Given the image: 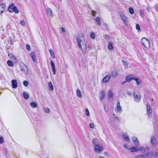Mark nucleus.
<instances>
[{
    "label": "nucleus",
    "mask_w": 158,
    "mask_h": 158,
    "mask_svg": "<svg viewBox=\"0 0 158 158\" xmlns=\"http://www.w3.org/2000/svg\"><path fill=\"white\" fill-rule=\"evenodd\" d=\"M77 40L78 47L81 49L83 53L85 54L87 51V42L85 40L83 37L78 38Z\"/></svg>",
    "instance_id": "nucleus-1"
},
{
    "label": "nucleus",
    "mask_w": 158,
    "mask_h": 158,
    "mask_svg": "<svg viewBox=\"0 0 158 158\" xmlns=\"http://www.w3.org/2000/svg\"><path fill=\"white\" fill-rule=\"evenodd\" d=\"M8 10L10 12H15L16 14L18 13L19 12L17 7L13 3L10 5L8 8Z\"/></svg>",
    "instance_id": "nucleus-2"
},
{
    "label": "nucleus",
    "mask_w": 158,
    "mask_h": 158,
    "mask_svg": "<svg viewBox=\"0 0 158 158\" xmlns=\"http://www.w3.org/2000/svg\"><path fill=\"white\" fill-rule=\"evenodd\" d=\"M20 67L21 70L23 72L26 74H28V69L27 66L23 63L21 62L20 64Z\"/></svg>",
    "instance_id": "nucleus-3"
},
{
    "label": "nucleus",
    "mask_w": 158,
    "mask_h": 158,
    "mask_svg": "<svg viewBox=\"0 0 158 158\" xmlns=\"http://www.w3.org/2000/svg\"><path fill=\"white\" fill-rule=\"evenodd\" d=\"M142 44L145 48H147L149 45V42L148 40L145 38H143L141 41Z\"/></svg>",
    "instance_id": "nucleus-4"
},
{
    "label": "nucleus",
    "mask_w": 158,
    "mask_h": 158,
    "mask_svg": "<svg viewBox=\"0 0 158 158\" xmlns=\"http://www.w3.org/2000/svg\"><path fill=\"white\" fill-rule=\"evenodd\" d=\"M103 150V147L102 146L97 144L94 146L95 151L99 153L101 152Z\"/></svg>",
    "instance_id": "nucleus-5"
},
{
    "label": "nucleus",
    "mask_w": 158,
    "mask_h": 158,
    "mask_svg": "<svg viewBox=\"0 0 158 158\" xmlns=\"http://www.w3.org/2000/svg\"><path fill=\"white\" fill-rule=\"evenodd\" d=\"M120 16L122 20L123 21L125 24L127 25L128 23L127 22V17L122 13H120Z\"/></svg>",
    "instance_id": "nucleus-6"
},
{
    "label": "nucleus",
    "mask_w": 158,
    "mask_h": 158,
    "mask_svg": "<svg viewBox=\"0 0 158 158\" xmlns=\"http://www.w3.org/2000/svg\"><path fill=\"white\" fill-rule=\"evenodd\" d=\"M111 75L108 74L105 76L102 80V82L103 83H106L109 81L111 78Z\"/></svg>",
    "instance_id": "nucleus-7"
},
{
    "label": "nucleus",
    "mask_w": 158,
    "mask_h": 158,
    "mask_svg": "<svg viewBox=\"0 0 158 158\" xmlns=\"http://www.w3.org/2000/svg\"><path fill=\"white\" fill-rule=\"evenodd\" d=\"M147 113L149 118L150 117V114L152 113V109L150 105L148 104H147Z\"/></svg>",
    "instance_id": "nucleus-8"
},
{
    "label": "nucleus",
    "mask_w": 158,
    "mask_h": 158,
    "mask_svg": "<svg viewBox=\"0 0 158 158\" xmlns=\"http://www.w3.org/2000/svg\"><path fill=\"white\" fill-rule=\"evenodd\" d=\"M135 76L133 75H131L127 76L126 77V81L127 82H129L132 80H134L135 78Z\"/></svg>",
    "instance_id": "nucleus-9"
},
{
    "label": "nucleus",
    "mask_w": 158,
    "mask_h": 158,
    "mask_svg": "<svg viewBox=\"0 0 158 158\" xmlns=\"http://www.w3.org/2000/svg\"><path fill=\"white\" fill-rule=\"evenodd\" d=\"M12 86L13 88L15 89L17 87V82L16 80L14 79L12 80Z\"/></svg>",
    "instance_id": "nucleus-10"
},
{
    "label": "nucleus",
    "mask_w": 158,
    "mask_h": 158,
    "mask_svg": "<svg viewBox=\"0 0 158 158\" xmlns=\"http://www.w3.org/2000/svg\"><path fill=\"white\" fill-rule=\"evenodd\" d=\"M139 149V151H140L142 153H144L145 151L148 152L149 151V149L148 147H147L144 149L143 147H141Z\"/></svg>",
    "instance_id": "nucleus-11"
},
{
    "label": "nucleus",
    "mask_w": 158,
    "mask_h": 158,
    "mask_svg": "<svg viewBox=\"0 0 158 158\" xmlns=\"http://www.w3.org/2000/svg\"><path fill=\"white\" fill-rule=\"evenodd\" d=\"M52 67V70L54 74H56V70L55 68V65L53 61L51 60L50 61Z\"/></svg>",
    "instance_id": "nucleus-12"
},
{
    "label": "nucleus",
    "mask_w": 158,
    "mask_h": 158,
    "mask_svg": "<svg viewBox=\"0 0 158 158\" xmlns=\"http://www.w3.org/2000/svg\"><path fill=\"white\" fill-rule=\"evenodd\" d=\"M6 8V5L5 3H2L0 5V11L1 13H2Z\"/></svg>",
    "instance_id": "nucleus-13"
},
{
    "label": "nucleus",
    "mask_w": 158,
    "mask_h": 158,
    "mask_svg": "<svg viewBox=\"0 0 158 158\" xmlns=\"http://www.w3.org/2000/svg\"><path fill=\"white\" fill-rule=\"evenodd\" d=\"M46 11L48 15H49L51 17L53 16V15L52 14V11L51 9L49 8H47L46 9Z\"/></svg>",
    "instance_id": "nucleus-14"
},
{
    "label": "nucleus",
    "mask_w": 158,
    "mask_h": 158,
    "mask_svg": "<svg viewBox=\"0 0 158 158\" xmlns=\"http://www.w3.org/2000/svg\"><path fill=\"white\" fill-rule=\"evenodd\" d=\"M128 149L130 152H135L139 151V148H137L135 147L129 148Z\"/></svg>",
    "instance_id": "nucleus-15"
},
{
    "label": "nucleus",
    "mask_w": 158,
    "mask_h": 158,
    "mask_svg": "<svg viewBox=\"0 0 158 158\" xmlns=\"http://www.w3.org/2000/svg\"><path fill=\"white\" fill-rule=\"evenodd\" d=\"M147 158H150L152 157H155L154 155V152H151L149 153H148L146 154Z\"/></svg>",
    "instance_id": "nucleus-16"
},
{
    "label": "nucleus",
    "mask_w": 158,
    "mask_h": 158,
    "mask_svg": "<svg viewBox=\"0 0 158 158\" xmlns=\"http://www.w3.org/2000/svg\"><path fill=\"white\" fill-rule=\"evenodd\" d=\"M132 139L134 144L136 146H138L139 144V143L138 140H137V138L135 137H132Z\"/></svg>",
    "instance_id": "nucleus-17"
},
{
    "label": "nucleus",
    "mask_w": 158,
    "mask_h": 158,
    "mask_svg": "<svg viewBox=\"0 0 158 158\" xmlns=\"http://www.w3.org/2000/svg\"><path fill=\"white\" fill-rule=\"evenodd\" d=\"M105 94L104 91H102L101 92V95L100 97V99L102 101L103 99L105 98Z\"/></svg>",
    "instance_id": "nucleus-18"
},
{
    "label": "nucleus",
    "mask_w": 158,
    "mask_h": 158,
    "mask_svg": "<svg viewBox=\"0 0 158 158\" xmlns=\"http://www.w3.org/2000/svg\"><path fill=\"white\" fill-rule=\"evenodd\" d=\"M117 110L118 112H121L122 111L121 107L120 105V103L119 101L117 102Z\"/></svg>",
    "instance_id": "nucleus-19"
},
{
    "label": "nucleus",
    "mask_w": 158,
    "mask_h": 158,
    "mask_svg": "<svg viewBox=\"0 0 158 158\" xmlns=\"http://www.w3.org/2000/svg\"><path fill=\"white\" fill-rule=\"evenodd\" d=\"M23 96L25 99H27L29 98V95L26 92H24L23 93Z\"/></svg>",
    "instance_id": "nucleus-20"
},
{
    "label": "nucleus",
    "mask_w": 158,
    "mask_h": 158,
    "mask_svg": "<svg viewBox=\"0 0 158 158\" xmlns=\"http://www.w3.org/2000/svg\"><path fill=\"white\" fill-rule=\"evenodd\" d=\"M31 56L33 61L35 62H36V60L34 53H31Z\"/></svg>",
    "instance_id": "nucleus-21"
},
{
    "label": "nucleus",
    "mask_w": 158,
    "mask_h": 158,
    "mask_svg": "<svg viewBox=\"0 0 158 158\" xmlns=\"http://www.w3.org/2000/svg\"><path fill=\"white\" fill-rule=\"evenodd\" d=\"M107 95L109 98H110L113 97V94L111 90H109L108 91Z\"/></svg>",
    "instance_id": "nucleus-22"
},
{
    "label": "nucleus",
    "mask_w": 158,
    "mask_h": 158,
    "mask_svg": "<svg viewBox=\"0 0 158 158\" xmlns=\"http://www.w3.org/2000/svg\"><path fill=\"white\" fill-rule=\"evenodd\" d=\"M30 106L33 108H35L37 107V103L35 102H32L30 104Z\"/></svg>",
    "instance_id": "nucleus-23"
},
{
    "label": "nucleus",
    "mask_w": 158,
    "mask_h": 158,
    "mask_svg": "<svg viewBox=\"0 0 158 158\" xmlns=\"http://www.w3.org/2000/svg\"><path fill=\"white\" fill-rule=\"evenodd\" d=\"M151 142L153 145H155L156 144V141L154 137H152L151 139Z\"/></svg>",
    "instance_id": "nucleus-24"
},
{
    "label": "nucleus",
    "mask_w": 158,
    "mask_h": 158,
    "mask_svg": "<svg viewBox=\"0 0 158 158\" xmlns=\"http://www.w3.org/2000/svg\"><path fill=\"white\" fill-rule=\"evenodd\" d=\"M118 75V73L116 71H112L111 72V76L114 77H116Z\"/></svg>",
    "instance_id": "nucleus-25"
},
{
    "label": "nucleus",
    "mask_w": 158,
    "mask_h": 158,
    "mask_svg": "<svg viewBox=\"0 0 158 158\" xmlns=\"http://www.w3.org/2000/svg\"><path fill=\"white\" fill-rule=\"evenodd\" d=\"M134 96L135 98L138 101V102L140 100L141 97L139 95H136L135 93H134Z\"/></svg>",
    "instance_id": "nucleus-26"
},
{
    "label": "nucleus",
    "mask_w": 158,
    "mask_h": 158,
    "mask_svg": "<svg viewBox=\"0 0 158 158\" xmlns=\"http://www.w3.org/2000/svg\"><path fill=\"white\" fill-rule=\"evenodd\" d=\"M108 48L109 50L113 49L114 48L113 44L110 42H109L108 45Z\"/></svg>",
    "instance_id": "nucleus-27"
},
{
    "label": "nucleus",
    "mask_w": 158,
    "mask_h": 158,
    "mask_svg": "<svg viewBox=\"0 0 158 158\" xmlns=\"http://www.w3.org/2000/svg\"><path fill=\"white\" fill-rule=\"evenodd\" d=\"M95 20L98 25H99L101 24V22L100 18L98 17H97L95 19Z\"/></svg>",
    "instance_id": "nucleus-28"
},
{
    "label": "nucleus",
    "mask_w": 158,
    "mask_h": 158,
    "mask_svg": "<svg viewBox=\"0 0 158 158\" xmlns=\"http://www.w3.org/2000/svg\"><path fill=\"white\" fill-rule=\"evenodd\" d=\"M123 139L129 142H130V139L128 136L125 135H123Z\"/></svg>",
    "instance_id": "nucleus-29"
},
{
    "label": "nucleus",
    "mask_w": 158,
    "mask_h": 158,
    "mask_svg": "<svg viewBox=\"0 0 158 158\" xmlns=\"http://www.w3.org/2000/svg\"><path fill=\"white\" fill-rule=\"evenodd\" d=\"M48 85L49 88H50V90L52 91L53 90L54 88L52 82H49L48 83Z\"/></svg>",
    "instance_id": "nucleus-30"
},
{
    "label": "nucleus",
    "mask_w": 158,
    "mask_h": 158,
    "mask_svg": "<svg viewBox=\"0 0 158 158\" xmlns=\"http://www.w3.org/2000/svg\"><path fill=\"white\" fill-rule=\"evenodd\" d=\"M77 96H78V97L79 98H81L82 95L81 94V93L80 91V90L79 89H78L77 90Z\"/></svg>",
    "instance_id": "nucleus-31"
},
{
    "label": "nucleus",
    "mask_w": 158,
    "mask_h": 158,
    "mask_svg": "<svg viewBox=\"0 0 158 158\" xmlns=\"http://www.w3.org/2000/svg\"><path fill=\"white\" fill-rule=\"evenodd\" d=\"M135 158H147L146 155H141L137 156L135 157Z\"/></svg>",
    "instance_id": "nucleus-32"
},
{
    "label": "nucleus",
    "mask_w": 158,
    "mask_h": 158,
    "mask_svg": "<svg viewBox=\"0 0 158 158\" xmlns=\"http://www.w3.org/2000/svg\"><path fill=\"white\" fill-rule=\"evenodd\" d=\"M7 64L10 66H13L14 65V63L10 60H9L7 61Z\"/></svg>",
    "instance_id": "nucleus-33"
},
{
    "label": "nucleus",
    "mask_w": 158,
    "mask_h": 158,
    "mask_svg": "<svg viewBox=\"0 0 158 158\" xmlns=\"http://www.w3.org/2000/svg\"><path fill=\"white\" fill-rule=\"evenodd\" d=\"M122 62L123 63L124 66H125V69H127L128 68V64L127 63V62L125 61V60H122Z\"/></svg>",
    "instance_id": "nucleus-34"
},
{
    "label": "nucleus",
    "mask_w": 158,
    "mask_h": 158,
    "mask_svg": "<svg viewBox=\"0 0 158 158\" xmlns=\"http://www.w3.org/2000/svg\"><path fill=\"white\" fill-rule=\"evenodd\" d=\"M49 52L52 58H55V56L53 51L52 50L50 49Z\"/></svg>",
    "instance_id": "nucleus-35"
},
{
    "label": "nucleus",
    "mask_w": 158,
    "mask_h": 158,
    "mask_svg": "<svg viewBox=\"0 0 158 158\" xmlns=\"http://www.w3.org/2000/svg\"><path fill=\"white\" fill-rule=\"evenodd\" d=\"M129 13L131 14H133L134 13V10L132 7H130L129 9Z\"/></svg>",
    "instance_id": "nucleus-36"
},
{
    "label": "nucleus",
    "mask_w": 158,
    "mask_h": 158,
    "mask_svg": "<svg viewBox=\"0 0 158 158\" xmlns=\"http://www.w3.org/2000/svg\"><path fill=\"white\" fill-rule=\"evenodd\" d=\"M90 37L91 39H94L95 38V35L94 32H92L90 33Z\"/></svg>",
    "instance_id": "nucleus-37"
},
{
    "label": "nucleus",
    "mask_w": 158,
    "mask_h": 158,
    "mask_svg": "<svg viewBox=\"0 0 158 158\" xmlns=\"http://www.w3.org/2000/svg\"><path fill=\"white\" fill-rule=\"evenodd\" d=\"M134 80L136 81V84L138 85H139L141 84V82L139 81V79L135 77Z\"/></svg>",
    "instance_id": "nucleus-38"
},
{
    "label": "nucleus",
    "mask_w": 158,
    "mask_h": 158,
    "mask_svg": "<svg viewBox=\"0 0 158 158\" xmlns=\"http://www.w3.org/2000/svg\"><path fill=\"white\" fill-rule=\"evenodd\" d=\"M136 28L138 30V31H139V32L140 31V26L139 24H137L136 25Z\"/></svg>",
    "instance_id": "nucleus-39"
},
{
    "label": "nucleus",
    "mask_w": 158,
    "mask_h": 158,
    "mask_svg": "<svg viewBox=\"0 0 158 158\" xmlns=\"http://www.w3.org/2000/svg\"><path fill=\"white\" fill-rule=\"evenodd\" d=\"M44 110L46 113H49L50 112V110L48 108H44Z\"/></svg>",
    "instance_id": "nucleus-40"
},
{
    "label": "nucleus",
    "mask_w": 158,
    "mask_h": 158,
    "mask_svg": "<svg viewBox=\"0 0 158 158\" xmlns=\"http://www.w3.org/2000/svg\"><path fill=\"white\" fill-rule=\"evenodd\" d=\"M98 140L97 139H94L92 140V143L93 145H94V146L96 145V144L97 141Z\"/></svg>",
    "instance_id": "nucleus-41"
},
{
    "label": "nucleus",
    "mask_w": 158,
    "mask_h": 158,
    "mask_svg": "<svg viewBox=\"0 0 158 158\" xmlns=\"http://www.w3.org/2000/svg\"><path fill=\"white\" fill-rule=\"evenodd\" d=\"M140 14L141 16L143 17L144 16V11L143 10H141L140 11Z\"/></svg>",
    "instance_id": "nucleus-42"
},
{
    "label": "nucleus",
    "mask_w": 158,
    "mask_h": 158,
    "mask_svg": "<svg viewBox=\"0 0 158 158\" xmlns=\"http://www.w3.org/2000/svg\"><path fill=\"white\" fill-rule=\"evenodd\" d=\"M85 113L87 116H89V113L88 109L87 108H85Z\"/></svg>",
    "instance_id": "nucleus-43"
},
{
    "label": "nucleus",
    "mask_w": 158,
    "mask_h": 158,
    "mask_svg": "<svg viewBox=\"0 0 158 158\" xmlns=\"http://www.w3.org/2000/svg\"><path fill=\"white\" fill-rule=\"evenodd\" d=\"M23 85H24V86H27L28 85V82L27 81H24L23 82Z\"/></svg>",
    "instance_id": "nucleus-44"
},
{
    "label": "nucleus",
    "mask_w": 158,
    "mask_h": 158,
    "mask_svg": "<svg viewBox=\"0 0 158 158\" xmlns=\"http://www.w3.org/2000/svg\"><path fill=\"white\" fill-rule=\"evenodd\" d=\"M4 143L3 138L2 137H0V143L2 144Z\"/></svg>",
    "instance_id": "nucleus-45"
},
{
    "label": "nucleus",
    "mask_w": 158,
    "mask_h": 158,
    "mask_svg": "<svg viewBox=\"0 0 158 158\" xmlns=\"http://www.w3.org/2000/svg\"><path fill=\"white\" fill-rule=\"evenodd\" d=\"M155 157H157L158 156V149H157L156 150L155 152H154Z\"/></svg>",
    "instance_id": "nucleus-46"
},
{
    "label": "nucleus",
    "mask_w": 158,
    "mask_h": 158,
    "mask_svg": "<svg viewBox=\"0 0 158 158\" xmlns=\"http://www.w3.org/2000/svg\"><path fill=\"white\" fill-rule=\"evenodd\" d=\"M26 48L28 51H30L31 48L30 46L28 44H26Z\"/></svg>",
    "instance_id": "nucleus-47"
},
{
    "label": "nucleus",
    "mask_w": 158,
    "mask_h": 158,
    "mask_svg": "<svg viewBox=\"0 0 158 158\" xmlns=\"http://www.w3.org/2000/svg\"><path fill=\"white\" fill-rule=\"evenodd\" d=\"M20 23L22 26H24L25 25V23L23 20H22L20 22Z\"/></svg>",
    "instance_id": "nucleus-48"
},
{
    "label": "nucleus",
    "mask_w": 158,
    "mask_h": 158,
    "mask_svg": "<svg viewBox=\"0 0 158 158\" xmlns=\"http://www.w3.org/2000/svg\"><path fill=\"white\" fill-rule=\"evenodd\" d=\"M8 56L10 57V58H12L14 56H13V54L11 53H8Z\"/></svg>",
    "instance_id": "nucleus-49"
},
{
    "label": "nucleus",
    "mask_w": 158,
    "mask_h": 158,
    "mask_svg": "<svg viewBox=\"0 0 158 158\" xmlns=\"http://www.w3.org/2000/svg\"><path fill=\"white\" fill-rule=\"evenodd\" d=\"M155 9L158 12V5H155L154 7Z\"/></svg>",
    "instance_id": "nucleus-50"
},
{
    "label": "nucleus",
    "mask_w": 158,
    "mask_h": 158,
    "mask_svg": "<svg viewBox=\"0 0 158 158\" xmlns=\"http://www.w3.org/2000/svg\"><path fill=\"white\" fill-rule=\"evenodd\" d=\"M96 12L94 10H92L91 11L92 15L93 16H95L96 14Z\"/></svg>",
    "instance_id": "nucleus-51"
},
{
    "label": "nucleus",
    "mask_w": 158,
    "mask_h": 158,
    "mask_svg": "<svg viewBox=\"0 0 158 158\" xmlns=\"http://www.w3.org/2000/svg\"><path fill=\"white\" fill-rule=\"evenodd\" d=\"M89 127L91 128H93L94 127V125L93 123H90V124H89Z\"/></svg>",
    "instance_id": "nucleus-52"
},
{
    "label": "nucleus",
    "mask_w": 158,
    "mask_h": 158,
    "mask_svg": "<svg viewBox=\"0 0 158 158\" xmlns=\"http://www.w3.org/2000/svg\"><path fill=\"white\" fill-rule=\"evenodd\" d=\"M114 119L115 121H116L118 122L119 121V119H118V118L116 116H115L114 117Z\"/></svg>",
    "instance_id": "nucleus-53"
},
{
    "label": "nucleus",
    "mask_w": 158,
    "mask_h": 158,
    "mask_svg": "<svg viewBox=\"0 0 158 158\" xmlns=\"http://www.w3.org/2000/svg\"><path fill=\"white\" fill-rule=\"evenodd\" d=\"M127 94L129 96H131L132 94L131 93V92L129 91H127Z\"/></svg>",
    "instance_id": "nucleus-54"
},
{
    "label": "nucleus",
    "mask_w": 158,
    "mask_h": 158,
    "mask_svg": "<svg viewBox=\"0 0 158 158\" xmlns=\"http://www.w3.org/2000/svg\"><path fill=\"white\" fill-rule=\"evenodd\" d=\"M61 30L63 32H65V29L64 28V27H61Z\"/></svg>",
    "instance_id": "nucleus-55"
},
{
    "label": "nucleus",
    "mask_w": 158,
    "mask_h": 158,
    "mask_svg": "<svg viewBox=\"0 0 158 158\" xmlns=\"http://www.w3.org/2000/svg\"><path fill=\"white\" fill-rule=\"evenodd\" d=\"M104 37L105 39H109V35H105Z\"/></svg>",
    "instance_id": "nucleus-56"
},
{
    "label": "nucleus",
    "mask_w": 158,
    "mask_h": 158,
    "mask_svg": "<svg viewBox=\"0 0 158 158\" xmlns=\"http://www.w3.org/2000/svg\"><path fill=\"white\" fill-rule=\"evenodd\" d=\"M4 152L5 153V155L6 156H7V151L6 149H4Z\"/></svg>",
    "instance_id": "nucleus-57"
},
{
    "label": "nucleus",
    "mask_w": 158,
    "mask_h": 158,
    "mask_svg": "<svg viewBox=\"0 0 158 158\" xmlns=\"http://www.w3.org/2000/svg\"><path fill=\"white\" fill-rule=\"evenodd\" d=\"M146 10H147L148 12H150V8L148 6L147 7Z\"/></svg>",
    "instance_id": "nucleus-58"
},
{
    "label": "nucleus",
    "mask_w": 158,
    "mask_h": 158,
    "mask_svg": "<svg viewBox=\"0 0 158 158\" xmlns=\"http://www.w3.org/2000/svg\"><path fill=\"white\" fill-rule=\"evenodd\" d=\"M124 146L126 148H128L127 145L126 144H124Z\"/></svg>",
    "instance_id": "nucleus-59"
},
{
    "label": "nucleus",
    "mask_w": 158,
    "mask_h": 158,
    "mask_svg": "<svg viewBox=\"0 0 158 158\" xmlns=\"http://www.w3.org/2000/svg\"><path fill=\"white\" fill-rule=\"evenodd\" d=\"M127 82V81H124V82H122V84L123 85H124V84L125 83V82Z\"/></svg>",
    "instance_id": "nucleus-60"
},
{
    "label": "nucleus",
    "mask_w": 158,
    "mask_h": 158,
    "mask_svg": "<svg viewBox=\"0 0 158 158\" xmlns=\"http://www.w3.org/2000/svg\"><path fill=\"white\" fill-rule=\"evenodd\" d=\"M105 110L106 111H108V108H107L106 109L105 107Z\"/></svg>",
    "instance_id": "nucleus-61"
},
{
    "label": "nucleus",
    "mask_w": 158,
    "mask_h": 158,
    "mask_svg": "<svg viewBox=\"0 0 158 158\" xmlns=\"http://www.w3.org/2000/svg\"><path fill=\"white\" fill-rule=\"evenodd\" d=\"M10 44H11V42H12V39H10Z\"/></svg>",
    "instance_id": "nucleus-62"
},
{
    "label": "nucleus",
    "mask_w": 158,
    "mask_h": 158,
    "mask_svg": "<svg viewBox=\"0 0 158 158\" xmlns=\"http://www.w3.org/2000/svg\"><path fill=\"white\" fill-rule=\"evenodd\" d=\"M99 158H105L103 157H102V156H100L99 157Z\"/></svg>",
    "instance_id": "nucleus-63"
}]
</instances>
